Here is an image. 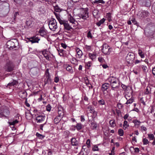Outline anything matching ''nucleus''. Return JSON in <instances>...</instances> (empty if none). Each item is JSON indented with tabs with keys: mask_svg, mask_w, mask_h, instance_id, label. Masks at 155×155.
<instances>
[{
	"mask_svg": "<svg viewBox=\"0 0 155 155\" xmlns=\"http://www.w3.org/2000/svg\"><path fill=\"white\" fill-rule=\"evenodd\" d=\"M107 81L110 83V86L111 87V89L114 90V88H119L120 84L117 78L113 76H110L107 78Z\"/></svg>",
	"mask_w": 155,
	"mask_h": 155,
	"instance_id": "obj_1",
	"label": "nucleus"
},
{
	"mask_svg": "<svg viewBox=\"0 0 155 155\" xmlns=\"http://www.w3.org/2000/svg\"><path fill=\"white\" fill-rule=\"evenodd\" d=\"M6 45L7 48L10 50L15 49L18 46V43L17 40L14 39L8 41Z\"/></svg>",
	"mask_w": 155,
	"mask_h": 155,
	"instance_id": "obj_2",
	"label": "nucleus"
},
{
	"mask_svg": "<svg viewBox=\"0 0 155 155\" xmlns=\"http://www.w3.org/2000/svg\"><path fill=\"white\" fill-rule=\"evenodd\" d=\"M15 65L14 63L11 61H7L4 67L5 70L7 72H11L14 70Z\"/></svg>",
	"mask_w": 155,
	"mask_h": 155,
	"instance_id": "obj_3",
	"label": "nucleus"
},
{
	"mask_svg": "<svg viewBox=\"0 0 155 155\" xmlns=\"http://www.w3.org/2000/svg\"><path fill=\"white\" fill-rule=\"evenodd\" d=\"M112 50V48L107 44H104L102 45V51L105 55L110 54Z\"/></svg>",
	"mask_w": 155,
	"mask_h": 155,
	"instance_id": "obj_4",
	"label": "nucleus"
},
{
	"mask_svg": "<svg viewBox=\"0 0 155 155\" xmlns=\"http://www.w3.org/2000/svg\"><path fill=\"white\" fill-rule=\"evenodd\" d=\"M48 25L50 29L54 31L57 28V22L54 18H52L49 21Z\"/></svg>",
	"mask_w": 155,
	"mask_h": 155,
	"instance_id": "obj_5",
	"label": "nucleus"
},
{
	"mask_svg": "<svg viewBox=\"0 0 155 155\" xmlns=\"http://www.w3.org/2000/svg\"><path fill=\"white\" fill-rule=\"evenodd\" d=\"M149 15V12L147 11L142 10L138 12L137 15L140 19H143L148 17Z\"/></svg>",
	"mask_w": 155,
	"mask_h": 155,
	"instance_id": "obj_6",
	"label": "nucleus"
},
{
	"mask_svg": "<svg viewBox=\"0 0 155 155\" xmlns=\"http://www.w3.org/2000/svg\"><path fill=\"white\" fill-rule=\"evenodd\" d=\"M134 58V55L132 53H128L126 58V61L129 64L132 63Z\"/></svg>",
	"mask_w": 155,
	"mask_h": 155,
	"instance_id": "obj_7",
	"label": "nucleus"
},
{
	"mask_svg": "<svg viewBox=\"0 0 155 155\" xmlns=\"http://www.w3.org/2000/svg\"><path fill=\"white\" fill-rule=\"evenodd\" d=\"M19 115H17L15 117V119H13V120H12V119L9 120L8 122V123L9 125L14 126L15 124L18 123L19 122L18 120L19 119Z\"/></svg>",
	"mask_w": 155,
	"mask_h": 155,
	"instance_id": "obj_8",
	"label": "nucleus"
},
{
	"mask_svg": "<svg viewBox=\"0 0 155 155\" xmlns=\"http://www.w3.org/2000/svg\"><path fill=\"white\" fill-rule=\"evenodd\" d=\"M79 17L84 20H86L89 17L88 13L87 11L85 10L81 12L79 15Z\"/></svg>",
	"mask_w": 155,
	"mask_h": 155,
	"instance_id": "obj_9",
	"label": "nucleus"
},
{
	"mask_svg": "<svg viewBox=\"0 0 155 155\" xmlns=\"http://www.w3.org/2000/svg\"><path fill=\"white\" fill-rule=\"evenodd\" d=\"M46 30L44 27L41 28L39 30V35L41 37L46 38L47 36Z\"/></svg>",
	"mask_w": 155,
	"mask_h": 155,
	"instance_id": "obj_10",
	"label": "nucleus"
},
{
	"mask_svg": "<svg viewBox=\"0 0 155 155\" xmlns=\"http://www.w3.org/2000/svg\"><path fill=\"white\" fill-rule=\"evenodd\" d=\"M110 87V84L107 83H105L103 84L101 86V90L102 92L104 93V91H107V90Z\"/></svg>",
	"mask_w": 155,
	"mask_h": 155,
	"instance_id": "obj_11",
	"label": "nucleus"
},
{
	"mask_svg": "<svg viewBox=\"0 0 155 155\" xmlns=\"http://www.w3.org/2000/svg\"><path fill=\"white\" fill-rule=\"evenodd\" d=\"M64 110L63 107L61 106H59L58 107V117H62L64 115Z\"/></svg>",
	"mask_w": 155,
	"mask_h": 155,
	"instance_id": "obj_12",
	"label": "nucleus"
},
{
	"mask_svg": "<svg viewBox=\"0 0 155 155\" xmlns=\"http://www.w3.org/2000/svg\"><path fill=\"white\" fill-rule=\"evenodd\" d=\"M76 51L77 52L76 57L78 58H81L83 55L82 51L78 48H76Z\"/></svg>",
	"mask_w": 155,
	"mask_h": 155,
	"instance_id": "obj_13",
	"label": "nucleus"
},
{
	"mask_svg": "<svg viewBox=\"0 0 155 155\" xmlns=\"http://www.w3.org/2000/svg\"><path fill=\"white\" fill-rule=\"evenodd\" d=\"M41 53L43 55L47 60L49 59V56L48 55L49 52L46 49H45L41 51Z\"/></svg>",
	"mask_w": 155,
	"mask_h": 155,
	"instance_id": "obj_14",
	"label": "nucleus"
},
{
	"mask_svg": "<svg viewBox=\"0 0 155 155\" xmlns=\"http://www.w3.org/2000/svg\"><path fill=\"white\" fill-rule=\"evenodd\" d=\"M96 53H89L88 54V56L89 58L91 59L92 60L94 61L96 59Z\"/></svg>",
	"mask_w": 155,
	"mask_h": 155,
	"instance_id": "obj_15",
	"label": "nucleus"
},
{
	"mask_svg": "<svg viewBox=\"0 0 155 155\" xmlns=\"http://www.w3.org/2000/svg\"><path fill=\"white\" fill-rule=\"evenodd\" d=\"M19 95L22 98H25L27 96V93L25 91H21L19 92Z\"/></svg>",
	"mask_w": 155,
	"mask_h": 155,
	"instance_id": "obj_16",
	"label": "nucleus"
},
{
	"mask_svg": "<svg viewBox=\"0 0 155 155\" xmlns=\"http://www.w3.org/2000/svg\"><path fill=\"white\" fill-rule=\"evenodd\" d=\"M29 41L32 43H38L39 41V38L38 36H35V37L30 38Z\"/></svg>",
	"mask_w": 155,
	"mask_h": 155,
	"instance_id": "obj_17",
	"label": "nucleus"
},
{
	"mask_svg": "<svg viewBox=\"0 0 155 155\" xmlns=\"http://www.w3.org/2000/svg\"><path fill=\"white\" fill-rule=\"evenodd\" d=\"M71 143L72 146H76L78 144V142L76 139L74 137L72 138L71 140Z\"/></svg>",
	"mask_w": 155,
	"mask_h": 155,
	"instance_id": "obj_18",
	"label": "nucleus"
},
{
	"mask_svg": "<svg viewBox=\"0 0 155 155\" xmlns=\"http://www.w3.org/2000/svg\"><path fill=\"white\" fill-rule=\"evenodd\" d=\"M64 28L67 30H70L72 29V28L70 26L67 21L64 24Z\"/></svg>",
	"mask_w": 155,
	"mask_h": 155,
	"instance_id": "obj_19",
	"label": "nucleus"
},
{
	"mask_svg": "<svg viewBox=\"0 0 155 155\" xmlns=\"http://www.w3.org/2000/svg\"><path fill=\"white\" fill-rule=\"evenodd\" d=\"M132 91H131L130 92H126L125 95V97L126 99H127L129 98H130L132 97Z\"/></svg>",
	"mask_w": 155,
	"mask_h": 155,
	"instance_id": "obj_20",
	"label": "nucleus"
},
{
	"mask_svg": "<svg viewBox=\"0 0 155 155\" xmlns=\"http://www.w3.org/2000/svg\"><path fill=\"white\" fill-rule=\"evenodd\" d=\"M84 48L86 51H92V46L91 45H86L84 47Z\"/></svg>",
	"mask_w": 155,
	"mask_h": 155,
	"instance_id": "obj_21",
	"label": "nucleus"
},
{
	"mask_svg": "<svg viewBox=\"0 0 155 155\" xmlns=\"http://www.w3.org/2000/svg\"><path fill=\"white\" fill-rule=\"evenodd\" d=\"M68 18V20L70 23H72V24H75V20L72 16L71 15H69Z\"/></svg>",
	"mask_w": 155,
	"mask_h": 155,
	"instance_id": "obj_22",
	"label": "nucleus"
},
{
	"mask_svg": "<svg viewBox=\"0 0 155 155\" xmlns=\"http://www.w3.org/2000/svg\"><path fill=\"white\" fill-rule=\"evenodd\" d=\"M37 112V110H34V112L35 113L33 114V116L34 117H35L36 122L38 123L39 122V119H38V118L39 117V115L35 114V113Z\"/></svg>",
	"mask_w": 155,
	"mask_h": 155,
	"instance_id": "obj_23",
	"label": "nucleus"
},
{
	"mask_svg": "<svg viewBox=\"0 0 155 155\" xmlns=\"http://www.w3.org/2000/svg\"><path fill=\"white\" fill-rule=\"evenodd\" d=\"M127 101L125 104H132L134 101V98L133 97H131L127 99Z\"/></svg>",
	"mask_w": 155,
	"mask_h": 155,
	"instance_id": "obj_24",
	"label": "nucleus"
},
{
	"mask_svg": "<svg viewBox=\"0 0 155 155\" xmlns=\"http://www.w3.org/2000/svg\"><path fill=\"white\" fill-rule=\"evenodd\" d=\"M109 124L110 126L114 127L116 126V123L115 120H111L109 121Z\"/></svg>",
	"mask_w": 155,
	"mask_h": 155,
	"instance_id": "obj_25",
	"label": "nucleus"
},
{
	"mask_svg": "<svg viewBox=\"0 0 155 155\" xmlns=\"http://www.w3.org/2000/svg\"><path fill=\"white\" fill-rule=\"evenodd\" d=\"M66 69L67 71H69L71 73H72L73 72L72 67L71 66L68 65L66 68Z\"/></svg>",
	"mask_w": 155,
	"mask_h": 155,
	"instance_id": "obj_26",
	"label": "nucleus"
},
{
	"mask_svg": "<svg viewBox=\"0 0 155 155\" xmlns=\"http://www.w3.org/2000/svg\"><path fill=\"white\" fill-rule=\"evenodd\" d=\"M105 19L103 18L100 20L99 22L96 23V25L98 26H100L105 21Z\"/></svg>",
	"mask_w": 155,
	"mask_h": 155,
	"instance_id": "obj_27",
	"label": "nucleus"
},
{
	"mask_svg": "<svg viewBox=\"0 0 155 155\" xmlns=\"http://www.w3.org/2000/svg\"><path fill=\"white\" fill-rule=\"evenodd\" d=\"M45 119V115L44 114L39 115V123L42 122Z\"/></svg>",
	"mask_w": 155,
	"mask_h": 155,
	"instance_id": "obj_28",
	"label": "nucleus"
},
{
	"mask_svg": "<svg viewBox=\"0 0 155 155\" xmlns=\"http://www.w3.org/2000/svg\"><path fill=\"white\" fill-rule=\"evenodd\" d=\"M129 125L128 124L127 121L126 120H124V122L123 129L125 130L127 127H129Z\"/></svg>",
	"mask_w": 155,
	"mask_h": 155,
	"instance_id": "obj_29",
	"label": "nucleus"
},
{
	"mask_svg": "<svg viewBox=\"0 0 155 155\" xmlns=\"http://www.w3.org/2000/svg\"><path fill=\"white\" fill-rule=\"evenodd\" d=\"M133 122L135 126H138L140 124L141 122L137 120H133Z\"/></svg>",
	"mask_w": 155,
	"mask_h": 155,
	"instance_id": "obj_30",
	"label": "nucleus"
},
{
	"mask_svg": "<svg viewBox=\"0 0 155 155\" xmlns=\"http://www.w3.org/2000/svg\"><path fill=\"white\" fill-rule=\"evenodd\" d=\"M138 54L141 58H143L145 57L144 55L141 50L139 49Z\"/></svg>",
	"mask_w": 155,
	"mask_h": 155,
	"instance_id": "obj_31",
	"label": "nucleus"
},
{
	"mask_svg": "<svg viewBox=\"0 0 155 155\" xmlns=\"http://www.w3.org/2000/svg\"><path fill=\"white\" fill-rule=\"evenodd\" d=\"M98 104L100 105H104L105 104V102L104 100L102 99L98 101Z\"/></svg>",
	"mask_w": 155,
	"mask_h": 155,
	"instance_id": "obj_32",
	"label": "nucleus"
},
{
	"mask_svg": "<svg viewBox=\"0 0 155 155\" xmlns=\"http://www.w3.org/2000/svg\"><path fill=\"white\" fill-rule=\"evenodd\" d=\"M84 146H83L82 149L81 151L80 152V154L82 155H87L88 153L87 152L84 153V151H85V148H84Z\"/></svg>",
	"mask_w": 155,
	"mask_h": 155,
	"instance_id": "obj_33",
	"label": "nucleus"
},
{
	"mask_svg": "<svg viewBox=\"0 0 155 155\" xmlns=\"http://www.w3.org/2000/svg\"><path fill=\"white\" fill-rule=\"evenodd\" d=\"M61 118V117H58V116L55 117L54 120L55 123L57 124L58 123L60 122Z\"/></svg>",
	"mask_w": 155,
	"mask_h": 155,
	"instance_id": "obj_34",
	"label": "nucleus"
},
{
	"mask_svg": "<svg viewBox=\"0 0 155 155\" xmlns=\"http://www.w3.org/2000/svg\"><path fill=\"white\" fill-rule=\"evenodd\" d=\"M76 128L77 130H79L82 129V125L81 123H78L76 125Z\"/></svg>",
	"mask_w": 155,
	"mask_h": 155,
	"instance_id": "obj_35",
	"label": "nucleus"
},
{
	"mask_svg": "<svg viewBox=\"0 0 155 155\" xmlns=\"http://www.w3.org/2000/svg\"><path fill=\"white\" fill-rule=\"evenodd\" d=\"M17 83V81L15 80H14L11 83H9L8 84V86H13L15 85Z\"/></svg>",
	"mask_w": 155,
	"mask_h": 155,
	"instance_id": "obj_36",
	"label": "nucleus"
},
{
	"mask_svg": "<svg viewBox=\"0 0 155 155\" xmlns=\"http://www.w3.org/2000/svg\"><path fill=\"white\" fill-rule=\"evenodd\" d=\"M118 134L120 136H122L124 135V130L122 129H119L118 130Z\"/></svg>",
	"mask_w": 155,
	"mask_h": 155,
	"instance_id": "obj_37",
	"label": "nucleus"
},
{
	"mask_svg": "<svg viewBox=\"0 0 155 155\" xmlns=\"http://www.w3.org/2000/svg\"><path fill=\"white\" fill-rule=\"evenodd\" d=\"M148 138L150 140H153L154 139V136L153 134H148Z\"/></svg>",
	"mask_w": 155,
	"mask_h": 155,
	"instance_id": "obj_38",
	"label": "nucleus"
},
{
	"mask_svg": "<svg viewBox=\"0 0 155 155\" xmlns=\"http://www.w3.org/2000/svg\"><path fill=\"white\" fill-rule=\"evenodd\" d=\"M87 37L89 39H92L93 37L90 31H89L87 32Z\"/></svg>",
	"mask_w": 155,
	"mask_h": 155,
	"instance_id": "obj_39",
	"label": "nucleus"
},
{
	"mask_svg": "<svg viewBox=\"0 0 155 155\" xmlns=\"http://www.w3.org/2000/svg\"><path fill=\"white\" fill-rule=\"evenodd\" d=\"M143 142L144 145H147L149 143V142L147 139L145 138L143 139Z\"/></svg>",
	"mask_w": 155,
	"mask_h": 155,
	"instance_id": "obj_40",
	"label": "nucleus"
},
{
	"mask_svg": "<svg viewBox=\"0 0 155 155\" xmlns=\"http://www.w3.org/2000/svg\"><path fill=\"white\" fill-rule=\"evenodd\" d=\"M57 19H58V21H59L61 19V18L60 17V15L59 14L56 13L55 12L54 13Z\"/></svg>",
	"mask_w": 155,
	"mask_h": 155,
	"instance_id": "obj_41",
	"label": "nucleus"
},
{
	"mask_svg": "<svg viewBox=\"0 0 155 155\" xmlns=\"http://www.w3.org/2000/svg\"><path fill=\"white\" fill-rule=\"evenodd\" d=\"M131 21L134 25H136L137 26L138 25L137 22L135 18H132V19H131Z\"/></svg>",
	"mask_w": 155,
	"mask_h": 155,
	"instance_id": "obj_42",
	"label": "nucleus"
},
{
	"mask_svg": "<svg viewBox=\"0 0 155 155\" xmlns=\"http://www.w3.org/2000/svg\"><path fill=\"white\" fill-rule=\"evenodd\" d=\"M54 10L57 12H59L61 11V10L58 6L57 5L54 7Z\"/></svg>",
	"mask_w": 155,
	"mask_h": 155,
	"instance_id": "obj_43",
	"label": "nucleus"
},
{
	"mask_svg": "<svg viewBox=\"0 0 155 155\" xmlns=\"http://www.w3.org/2000/svg\"><path fill=\"white\" fill-rule=\"evenodd\" d=\"M98 61L101 63H103L104 61V59L102 57H99L98 58Z\"/></svg>",
	"mask_w": 155,
	"mask_h": 155,
	"instance_id": "obj_44",
	"label": "nucleus"
},
{
	"mask_svg": "<svg viewBox=\"0 0 155 155\" xmlns=\"http://www.w3.org/2000/svg\"><path fill=\"white\" fill-rule=\"evenodd\" d=\"M152 11L155 14V2L154 3L152 6Z\"/></svg>",
	"mask_w": 155,
	"mask_h": 155,
	"instance_id": "obj_45",
	"label": "nucleus"
},
{
	"mask_svg": "<svg viewBox=\"0 0 155 155\" xmlns=\"http://www.w3.org/2000/svg\"><path fill=\"white\" fill-rule=\"evenodd\" d=\"M84 82L86 85L88 86L89 85H91L89 83V81L87 78H85L84 79Z\"/></svg>",
	"mask_w": 155,
	"mask_h": 155,
	"instance_id": "obj_46",
	"label": "nucleus"
},
{
	"mask_svg": "<svg viewBox=\"0 0 155 155\" xmlns=\"http://www.w3.org/2000/svg\"><path fill=\"white\" fill-rule=\"evenodd\" d=\"M61 25H64V24L67 21L64 20H62L61 18L58 21Z\"/></svg>",
	"mask_w": 155,
	"mask_h": 155,
	"instance_id": "obj_47",
	"label": "nucleus"
},
{
	"mask_svg": "<svg viewBox=\"0 0 155 155\" xmlns=\"http://www.w3.org/2000/svg\"><path fill=\"white\" fill-rule=\"evenodd\" d=\"M97 127V124L94 123H92L91 124V127L92 129H94L96 128Z\"/></svg>",
	"mask_w": 155,
	"mask_h": 155,
	"instance_id": "obj_48",
	"label": "nucleus"
},
{
	"mask_svg": "<svg viewBox=\"0 0 155 155\" xmlns=\"http://www.w3.org/2000/svg\"><path fill=\"white\" fill-rule=\"evenodd\" d=\"M51 109V107L50 104L48 105L46 107V109L48 111H50Z\"/></svg>",
	"mask_w": 155,
	"mask_h": 155,
	"instance_id": "obj_49",
	"label": "nucleus"
},
{
	"mask_svg": "<svg viewBox=\"0 0 155 155\" xmlns=\"http://www.w3.org/2000/svg\"><path fill=\"white\" fill-rule=\"evenodd\" d=\"M92 150L94 151H98L99 150L98 148L96 145H94L93 147Z\"/></svg>",
	"mask_w": 155,
	"mask_h": 155,
	"instance_id": "obj_50",
	"label": "nucleus"
},
{
	"mask_svg": "<svg viewBox=\"0 0 155 155\" xmlns=\"http://www.w3.org/2000/svg\"><path fill=\"white\" fill-rule=\"evenodd\" d=\"M86 144L87 145L88 147L89 148L91 147L90 140L89 139H87L86 141Z\"/></svg>",
	"mask_w": 155,
	"mask_h": 155,
	"instance_id": "obj_51",
	"label": "nucleus"
},
{
	"mask_svg": "<svg viewBox=\"0 0 155 155\" xmlns=\"http://www.w3.org/2000/svg\"><path fill=\"white\" fill-rule=\"evenodd\" d=\"M46 78H47V80H46V79L45 80V84H47L48 81H50V78H49V77L48 75V76H46Z\"/></svg>",
	"mask_w": 155,
	"mask_h": 155,
	"instance_id": "obj_52",
	"label": "nucleus"
},
{
	"mask_svg": "<svg viewBox=\"0 0 155 155\" xmlns=\"http://www.w3.org/2000/svg\"><path fill=\"white\" fill-rule=\"evenodd\" d=\"M85 64L88 67H90L91 66V61H88Z\"/></svg>",
	"mask_w": 155,
	"mask_h": 155,
	"instance_id": "obj_53",
	"label": "nucleus"
},
{
	"mask_svg": "<svg viewBox=\"0 0 155 155\" xmlns=\"http://www.w3.org/2000/svg\"><path fill=\"white\" fill-rule=\"evenodd\" d=\"M141 129L142 131H146L147 130L146 127L143 126L141 127Z\"/></svg>",
	"mask_w": 155,
	"mask_h": 155,
	"instance_id": "obj_54",
	"label": "nucleus"
},
{
	"mask_svg": "<svg viewBox=\"0 0 155 155\" xmlns=\"http://www.w3.org/2000/svg\"><path fill=\"white\" fill-rule=\"evenodd\" d=\"M142 68L143 70V71L144 72H145L147 70V67L143 65L142 66Z\"/></svg>",
	"mask_w": 155,
	"mask_h": 155,
	"instance_id": "obj_55",
	"label": "nucleus"
},
{
	"mask_svg": "<svg viewBox=\"0 0 155 155\" xmlns=\"http://www.w3.org/2000/svg\"><path fill=\"white\" fill-rule=\"evenodd\" d=\"M25 104L28 107H29L30 105L27 102V98H26L25 101Z\"/></svg>",
	"mask_w": 155,
	"mask_h": 155,
	"instance_id": "obj_56",
	"label": "nucleus"
},
{
	"mask_svg": "<svg viewBox=\"0 0 155 155\" xmlns=\"http://www.w3.org/2000/svg\"><path fill=\"white\" fill-rule=\"evenodd\" d=\"M59 81V78L58 77H55L54 78V81L56 83L58 82Z\"/></svg>",
	"mask_w": 155,
	"mask_h": 155,
	"instance_id": "obj_57",
	"label": "nucleus"
},
{
	"mask_svg": "<svg viewBox=\"0 0 155 155\" xmlns=\"http://www.w3.org/2000/svg\"><path fill=\"white\" fill-rule=\"evenodd\" d=\"M97 3H101L102 4L104 3L105 2L103 0H99L98 1H96Z\"/></svg>",
	"mask_w": 155,
	"mask_h": 155,
	"instance_id": "obj_58",
	"label": "nucleus"
},
{
	"mask_svg": "<svg viewBox=\"0 0 155 155\" xmlns=\"http://www.w3.org/2000/svg\"><path fill=\"white\" fill-rule=\"evenodd\" d=\"M85 120V119L84 118V116L83 115H81V121L83 122H84Z\"/></svg>",
	"mask_w": 155,
	"mask_h": 155,
	"instance_id": "obj_59",
	"label": "nucleus"
},
{
	"mask_svg": "<svg viewBox=\"0 0 155 155\" xmlns=\"http://www.w3.org/2000/svg\"><path fill=\"white\" fill-rule=\"evenodd\" d=\"M150 90H149L148 88H146V89L145 94H149L150 93Z\"/></svg>",
	"mask_w": 155,
	"mask_h": 155,
	"instance_id": "obj_60",
	"label": "nucleus"
},
{
	"mask_svg": "<svg viewBox=\"0 0 155 155\" xmlns=\"http://www.w3.org/2000/svg\"><path fill=\"white\" fill-rule=\"evenodd\" d=\"M145 5L147 7L149 6L150 5V3L149 1L146 2Z\"/></svg>",
	"mask_w": 155,
	"mask_h": 155,
	"instance_id": "obj_61",
	"label": "nucleus"
},
{
	"mask_svg": "<svg viewBox=\"0 0 155 155\" xmlns=\"http://www.w3.org/2000/svg\"><path fill=\"white\" fill-rule=\"evenodd\" d=\"M129 117V115L127 114H125L124 117L123 118L124 119L126 120Z\"/></svg>",
	"mask_w": 155,
	"mask_h": 155,
	"instance_id": "obj_62",
	"label": "nucleus"
},
{
	"mask_svg": "<svg viewBox=\"0 0 155 155\" xmlns=\"http://www.w3.org/2000/svg\"><path fill=\"white\" fill-rule=\"evenodd\" d=\"M104 68L105 69L108 67V66L106 64H103L102 65Z\"/></svg>",
	"mask_w": 155,
	"mask_h": 155,
	"instance_id": "obj_63",
	"label": "nucleus"
},
{
	"mask_svg": "<svg viewBox=\"0 0 155 155\" xmlns=\"http://www.w3.org/2000/svg\"><path fill=\"white\" fill-rule=\"evenodd\" d=\"M61 45L62 47L64 49H65L67 47V45L65 44L62 43L61 44Z\"/></svg>",
	"mask_w": 155,
	"mask_h": 155,
	"instance_id": "obj_64",
	"label": "nucleus"
}]
</instances>
